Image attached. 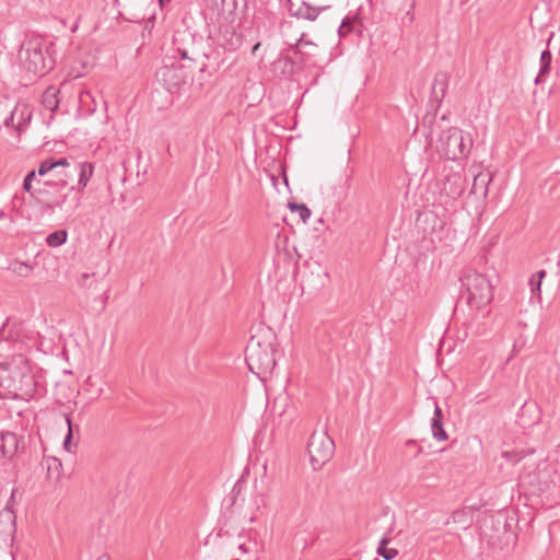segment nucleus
<instances>
[{
	"mask_svg": "<svg viewBox=\"0 0 560 560\" xmlns=\"http://www.w3.org/2000/svg\"><path fill=\"white\" fill-rule=\"evenodd\" d=\"M551 60H552V55H551L550 50L545 49L540 55V60H539L540 69H539L537 77L534 80L535 84L541 83L544 81L545 75L549 73Z\"/></svg>",
	"mask_w": 560,
	"mask_h": 560,
	"instance_id": "obj_24",
	"label": "nucleus"
},
{
	"mask_svg": "<svg viewBox=\"0 0 560 560\" xmlns=\"http://www.w3.org/2000/svg\"><path fill=\"white\" fill-rule=\"evenodd\" d=\"M54 170H55V159H51V158L46 159L43 162H40L38 170H37V174L39 176H45L46 174H48L49 172H51Z\"/></svg>",
	"mask_w": 560,
	"mask_h": 560,
	"instance_id": "obj_34",
	"label": "nucleus"
},
{
	"mask_svg": "<svg viewBox=\"0 0 560 560\" xmlns=\"http://www.w3.org/2000/svg\"><path fill=\"white\" fill-rule=\"evenodd\" d=\"M45 464L47 468V476L50 480L58 481L62 475V464L60 459L56 457H47L45 458Z\"/></svg>",
	"mask_w": 560,
	"mask_h": 560,
	"instance_id": "obj_25",
	"label": "nucleus"
},
{
	"mask_svg": "<svg viewBox=\"0 0 560 560\" xmlns=\"http://www.w3.org/2000/svg\"><path fill=\"white\" fill-rule=\"evenodd\" d=\"M74 172L79 174L78 185L81 189H84L93 175V165L89 162L77 163Z\"/></svg>",
	"mask_w": 560,
	"mask_h": 560,
	"instance_id": "obj_23",
	"label": "nucleus"
},
{
	"mask_svg": "<svg viewBox=\"0 0 560 560\" xmlns=\"http://www.w3.org/2000/svg\"><path fill=\"white\" fill-rule=\"evenodd\" d=\"M24 447L23 436L9 431L0 433V458L12 459Z\"/></svg>",
	"mask_w": 560,
	"mask_h": 560,
	"instance_id": "obj_12",
	"label": "nucleus"
},
{
	"mask_svg": "<svg viewBox=\"0 0 560 560\" xmlns=\"http://www.w3.org/2000/svg\"><path fill=\"white\" fill-rule=\"evenodd\" d=\"M65 420L67 422V425H68V432L63 439V447L67 450V451H71L70 448V444H71V441H72V438H73V428H72V422H71V419L69 417V415H65Z\"/></svg>",
	"mask_w": 560,
	"mask_h": 560,
	"instance_id": "obj_35",
	"label": "nucleus"
},
{
	"mask_svg": "<svg viewBox=\"0 0 560 560\" xmlns=\"http://www.w3.org/2000/svg\"><path fill=\"white\" fill-rule=\"evenodd\" d=\"M357 18H345L338 28V34L340 37L346 36L353 30V24L357 22Z\"/></svg>",
	"mask_w": 560,
	"mask_h": 560,
	"instance_id": "obj_33",
	"label": "nucleus"
},
{
	"mask_svg": "<svg viewBox=\"0 0 560 560\" xmlns=\"http://www.w3.org/2000/svg\"><path fill=\"white\" fill-rule=\"evenodd\" d=\"M9 269L20 277H27L32 271V267L22 261L11 262Z\"/></svg>",
	"mask_w": 560,
	"mask_h": 560,
	"instance_id": "obj_30",
	"label": "nucleus"
},
{
	"mask_svg": "<svg viewBox=\"0 0 560 560\" xmlns=\"http://www.w3.org/2000/svg\"><path fill=\"white\" fill-rule=\"evenodd\" d=\"M259 47H260V43L255 44L253 49H252V52L255 54L258 50Z\"/></svg>",
	"mask_w": 560,
	"mask_h": 560,
	"instance_id": "obj_46",
	"label": "nucleus"
},
{
	"mask_svg": "<svg viewBox=\"0 0 560 560\" xmlns=\"http://www.w3.org/2000/svg\"><path fill=\"white\" fill-rule=\"evenodd\" d=\"M310 463L314 471L320 470L335 453V443L326 431H314L307 443Z\"/></svg>",
	"mask_w": 560,
	"mask_h": 560,
	"instance_id": "obj_9",
	"label": "nucleus"
},
{
	"mask_svg": "<svg viewBox=\"0 0 560 560\" xmlns=\"http://www.w3.org/2000/svg\"><path fill=\"white\" fill-rule=\"evenodd\" d=\"M413 9H415V2H412L410 4V8L408 11H406L405 15L402 16V22H406L408 21L409 24H412L413 21H415V14H413Z\"/></svg>",
	"mask_w": 560,
	"mask_h": 560,
	"instance_id": "obj_36",
	"label": "nucleus"
},
{
	"mask_svg": "<svg viewBox=\"0 0 560 560\" xmlns=\"http://www.w3.org/2000/svg\"><path fill=\"white\" fill-rule=\"evenodd\" d=\"M546 277L545 270H539L535 272L528 281V284L530 287L532 293H536L538 296H540V287H541V280Z\"/></svg>",
	"mask_w": 560,
	"mask_h": 560,
	"instance_id": "obj_27",
	"label": "nucleus"
},
{
	"mask_svg": "<svg viewBox=\"0 0 560 560\" xmlns=\"http://www.w3.org/2000/svg\"><path fill=\"white\" fill-rule=\"evenodd\" d=\"M68 233L66 230H57L46 237V244L49 247H58L63 245L67 242Z\"/></svg>",
	"mask_w": 560,
	"mask_h": 560,
	"instance_id": "obj_26",
	"label": "nucleus"
},
{
	"mask_svg": "<svg viewBox=\"0 0 560 560\" xmlns=\"http://www.w3.org/2000/svg\"><path fill=\"white\" fill-rule=\"evenodd\" d=\"M450 77L446 72H438L434 77L432 89H431V95L429 98V106L431 109L436 112L445 95L446 90L448 88Z\"/></svg>",
	"mask_w": 560,
	"mask_h": 560,
	"instance_id": "obj_13",
	"label": "nucleus"
},
{
	"mask_svg": "<svg viewBox=\"0 0 560 560\" xmlns=\"http://www.w3.org/2000/svg\"><path fill=\"white\" fill-rule=\"evenodd\" d=\"M55 44L42 39L27 42L20 54L22 68L33 77H43L55 66Z\"/></svg>",
	"mask_w": 560,
	"mask_h": 560,
	"instance_id": "obj_5",
	"label": "nucleus"
},
{
	"mask_svg": "<svg viewBox=\"0 0 560 560\" xmlns=\"http://www.w3.org/2000/svg\"><path fill=\"white\" fill-rule=\"evenodd\" d=\"M492 177L490 173L480 172L474 176L470 194L486 197L488 195V186Z\"/></svg>",
	"mask_w": 560,
	"mask_h": 560,
	"instance_id": "obj_21",
	"label": "nucleus"
},
{
	"mask_svg": "<svg viewBox=\"0 0 560 560\" xmlns=\"http://www.w3.org/2000/svg\"><path fill=\"white\" fill-rule=\"evenodd\" d=\"M96 560H110L108 555H102Z\"/></svg>",
	"mask_w": 560,
	"mask_h": 560,
	"instance_id": "obj_45",
	"label": "nucleus"
},
{
	"mask_svg": "<svg viewBox=\"0 0 560 560\" xmlns=\"http://www.w3.org/2000/svg\"><path fill=\"white\" fill-rule=\"evenodd\" d=\"M39 339L38 331L18 318L9 317L0 327V345L5 346L7 350L12 351L13 354L37 348L40 343Z\"/></svg>",
	"mask_w": 560,
	"mask_h": 560,
	"instance_id": "obj_4",
	"label": "nucleus"
},
{
	"mask_svg": "<svg viewBox=\"0 0 560 560\" xmlns=\"http://www.w3.org/2000/svg\"><path fill=\"white\" fill-rule=\"evenodd\" d=\"M288 10L291 16L307 21H315L320 13L319 8L313 7L306 1H302L299 5H295L291 0H288Z\"/></svg>",
	"mask_w": 560,
	"mask_h": 560,
	"instance_id": "obj_16",
	"label": "nucleus"
},
{
	"mask_svg": "<svg viewBox=\"0 0 560 560\" xmlns=\"http://www.w3.org/2000/svg\"><path fill=\"white\" fill-rule=\"evenodd\" d=\"M467 187V177L464 172H451L445 175L442 192L453 200L459 198Z\"/></svg>",
	"mask_w": 560,
	"mask_h": 560,
	"instance_id": "obj_11",
	"label": "nucleus"
},
{
	"mask_svg": "<svg viewBox=\"0 0 560 560\" xmlns=\"http://www.w3.org/2000/svg\"><path fill=\"white\" fill-rule=\"evenodd\" d=\"M5 105H7V103H5V102L0 101V109H1L3 106H5Z\"/></svg>",
	"mask_w": 560,
	"mask_h": 560,
	"instance_id": "obj_47",
	"label": "nucleus"
},
{
	"mask_svg": "<svg viewBox=\"0 0 560 560\" xmlns=\"http://www.w3.org/2000/svg\"><path fill=\"white\" fill-rule=\"evenodd\" d=\"M37 390L35 373L24 353L13 354L0 365V396L28 400Z\"/></svg>",
	"mask_w": 560,
	"mask_h": 560,
	"instance_id": "obj_2",
	"label": "nucleus"
},
{
	"mask_svg": "<svg viewBox=\"0 0 560 560\" xmlns=\"http://www.w3.org/2000/svg\"><path fill=\"white\" fill-rule=\"evenodd\" d=\"M292 26V22L291 21H283L281 22L280 24V32L281 34L285 37L288 35V28H290Z\"/></svg>",
	"mask_w": 560,
	"mask_h": 560,
	"instance_id": "obj_40",
	"label": "nucleus"
},
{
	"mask_svg": "<svg viewBox=\"0 0 560 560\" xmlns=\"http://www.w3.org/2000/svg\"><path fill=\"white\" fill-rule=\"evenodd\" d=\"M432 435L438 441H446L448 435L443 428V421L432 420L431 422Z\"/></svg>",
	"mask_w": 560,
	"mask_h": 560,
	"instance_id": "obj_31",
	"label": "nucleus"
},
{
	"mask_svg": "<svg viewBox=\"0 0 560 560\" xmlns=\"http://www.w3.org/2000/svg\"><path fill=\"white\" fill-rule=\"evenodd\" d=\"M1 101H2V102H5V103H7V105H5V106H3V107L0 109V116H2V115L7 112V109H8V107H9V100H8V98L1 100Z\"/></svg>",
	"mask_w": 560,
	"mask_h": 560,
	"instance_id": "obj_43",
	"label": "nucleus"
},
{
	"mask_svg": "<svg viewBox=\"0 0 560 560\" xmlns=\"http://www.w3.org/2000/svg\"><path fill=\"white\" fill-rule=\"evenodd\" d=\"M433 401H434V413H433L432 420L443 421L444 417H443L442 409L439 406L438 400L435 398H433Z\"/></svg>",
	"mask_w": 560,
	"mask_h": 560,
	"instance_id": "obj_37",
	"label": "nucleus"
},
{
	"mask_svg": "<svg viewBox=\"0 0 560 560\" xmlns=\"http://www.w3.org/2000/svg\"><path fill=\"white\" fill-rule=\"evenodd\" d=\"M460 296L471 308L478 311L492 301V285L485 275L468 270L460 277Z\"/></svg>",
	"mask_w": 560,
	"mask_h": 560,
	"instance_id": "obj_6",
	"label": "nucleus"
},
{
	"mask_svg": "<svg viewBox=\"0 0 560 560\" xmlns=\"http://www.w3.org/2000/svg\"><path fill=\"white\" fill-rule=\"evenodd\" d=\"M276 335L270 328L260 327L253 335L245 348V361L250 372L265 377L271 374L276 368Z\"/></svg>",
	"mask_w": 560,
	"mask_h": 560,
	"instance_id": "obj_3",
	"label": "nucleus"
},
{
	"mask_svg": "<svg viewBox=\"0 0 560 560\" xmlns=\"http://www.w3.org/2000/svg\"><path fill=\"white\" fill-rule=\"evenodd\" d=\"M95 276V273H83L79 280V284L80 287L82 288H86V287H90L91 283H89V280L91 278H93Z\"/></svg>",
	"mask_w": 560,
	"mask_h": 560,
	"instance_id": "obj_38",
	"label": "nucleus"
},
{
	"mask_svg": "<svg viewBox=\"0 0 560 560\" xmlns=\"http://www.w3.org/2000/svg\"><path fill=\"white\" fill-rule=\"evenodd\" d=\"M36 173H37V171H34V170L28 172L27 175L24 177V180H28L30 183H33V180L36 177Z\"/></svg>",
	"mask_w": 560,
	"mask_h": 560,
	"instance_id": "obj_42",
	"label": "nucleus"
},
{
	"mask_svg": "<svg viewBox=\"0 0 560 560\" xmlns=\"http://www.w3.org/2000/svg\"><path fill=\"white\" fill-rule=\"evenodd\" d=\"M16 534V515L7 505V508L0 512V535L4 542H13Z\"/></svg>",
	"mask_w": 560,
	"mask_h": 560,
	"instance_id": "obj_14",
	"label": "nucleus"
},
{
	"mask_svg": "<svg viewBox=\"0 0 560 560\" xmlns=\"http://www.w3.org/2000/svg\"><path fill=\"white\" fill-rule=\"evenodd\" d=\"M305 36L306 34L302 33L294 44H290V50L295 56H300L299 62L303 63H305L310 57L315 56L317 49V45L312 40L305 39Z\"/></svg>",
	"mask_w": 560,
	"mask_h": 560,
	"instance_id": "obj_15",
	"label": "nucleus"
},
{
	"mask_svg": "<svg viewBox=\"0 0 560 560\" xmlns=\"http://www.w3.org/2000/svg\"><path fill=\"white\" fill-rule=\"evenodd\" d=\"M79 203H80V198H77V202L74 205V208L79 207Z\"/></svg>",
	"mask_w": 560,
	"mask_h": 560,
	"instance_id": "obj_48",
	"label": "nucleus"
},
{
	"mask_svg": "<svg viewBox=\"0 0 560 560\" xmlns=\"http://www.w3.org/2000/svg\"><path fill=\"white\" fill-rule=\"evenodd\" d=\"M172 49L174 55L158 69L155 78L168 92L175 93L186 84L200 54L187 31L174 34Z\"/></svg>",
	"mask_w": 560,
	"mask_h": 560,
	"instance_id": "obj_1",
	"label": "nucleus"
},
{
	"mask_svg": "<svg viewBox=\"0 0 560 560\" xmlns=\"http://www.w3.org/2000/svg\"><path fill=\"white\" fill-rule=\"evenodd\" d=\"M472 522V515L470 510L464 508L455 510L451 516L445 522L446 525L448 524H458L462 529H467Z\"/></svg>",
	"mask_w": 560,
	"mask_h": 560,
	"instance_id": "obj_22",
	"label": "nucleus"
},
{
	"mask_svg": "<svg viewBox=\"0 0 560 560\" xmlns=\"http://www.w3.org/2000/svg\"><path fill=\"white\" fill-rule=\"evenodd\" d=\"M439 150L445 159L451 161L466 159L472 148V138L462 129L451 127L443 131L439 140Z\"/></svg>",
	"mask_w": 560,
	"mask_h": 560,
	"instance_id": "obj_8",
	"label": "nucleus"
},
{
	"mask_svg": "<svg viewBox=\"0 0 560 560\" xmlns=\"http://www.w3.org/2000/svg\"><path fill=\"white\" fill-rule=\"evenodd\" d=\"M3 215H4L3 211H0V218L3 217Z\"/></svg>",
	"mask_w": 560,
	"mask_h": 560,
	"instance_id": "obj_49",
	"label": "nucleus"
},
{
	"mask_svg": "<svg viewBox=\"0 0 560 560\" xmlns=\"http://www.w3.org/2000/svg\"><path fill=\"white\" fill-rule=\"evenodd\" d=\"M387 542L388 541L385 538L381 540L380 546L377 548V553L382 556L385 560H393L398 555V551L395 548H388L386 546Z\"/></svg>",
	"mask_w": 560,
	"mask_h": 560,
	"instance_id": "obj_29",
	"label": "nucleus"
},
{
	"mask_svg": "<svg viewBox=\"0 0 560 560\" xmlns=\"http://www.w3.org/2000/svg\"><path fill=\"white\" fill-rule=\"evenodd\" d=\"M292 212H298L301 220L305 223L311 217V210L304 203H289Z\"/></svg>",
	"mask_w": 560,
	"mask_h": 560,
	"instance_id": "obj_32",
	"label": "nucleus"
},
{
	"mask_svg": "<svg viewBox=\"0 0 560 560\" xmlns=\"http://www.w3.org/2000/svg\"><path fill=\"white\" fill-rule=\"evenodd\" d=\"M23 189L31 195V197L36 199L35 189L32 187V183L28 180H23Z\"/></svg>",
	"mask_w": 560,
	"mask_h": 560,
	"instance_id": "obj_39",
	"label": "nucleus"
},
{
	"mask_svg": "<svg viewBox=\"0 0 560 560\" xmlns=\"http://www.w3.org/2000/svg\"><path fill=\"white\" fill-rule=\"evenodd\" d=\"M32 119V109L26 103H18L3 118L5 127L22 131Z\"/></svg>",
	"mask_w": 560,
	"mask_h": 560,
	"instance_id": "obj_10",
	"label": "nucleus"
},
{
	"mask_svg": "<svg viewBox=\"0 0 560 560\" xmlns=\"http://www.w3.org/2000/svg\"><path fill=\"white\" fill-rule=\"evenodd\" d=\"M271 66L276 73L287 78L292 77L296 71V61L283 54H280Z\"/></svg>",
	"mask_w": 560,
	"mask_h": 560,
	"instance_id": "obj_19",
	"label": "nucleus"
},
{
	"mask_svg": "<svg viewBox=\"0 0 560 560\" xmlns=\"http://www.w3.org/2000/svg\"><path fill=\"white\" fill-rule=\"evenodd\" d=\"M40 103L43 107L51 113L50 119L54 118V113L58 109L60 104V90L55 86H48L42 95Z\"/></svg>",
	"mask_w": 560,
	"mask_h": 560,
	"instance_id": "obj_18",
	"label": "nucleus"
},
{
	"mask_svg": "<svg viewBox=\"0 0 560 560\" xmlns=\"http://www.w3.org/2000/svg\"><path fill=\"white\" fill-rule=\"evenodd\" d=\"M205 4L218 16L231 14L236 8L235 0H205Z\"/></svg>",
	"mask_w": 560,
	"mask_h": 560,
	"instance_id": "obj_20",
	"label": "nucleus"
},
{
	"mask_svg": "<svg viewBox=\"0 0 560 560\" xmlns=\"http://www.w3.org/2000/svg\"><path fill=\"white\" fill-rule=\"evenodd\" d=\"M534 453L533 450H530L528 452V454H532ZM527 455V453L524 451V450H515V451H505L502 453V456L511 464L515 465L517 464L518 462H521L525 456Z\"/></svg>",
	"mask_w": 560,
	"mask_h": 560,
	"instance_id": "obj_28",
	"label": "nucleus"
},
{
	"mask_svg": "<svg viewBox=\"0 0 560 560\" xmlns=\"http://www.w3.org/2000/svg\"><path fill=\"white\" fill-rule=\"evenodd\" d=\"M37 184L39 187L35 189L36 202L43 210L49 212L61 208L74 190V186H70L68 179L63 177L57 180H37Z\"/></svg>",
	"mask_w": 560,
	"mask_h": 560,
	"instance_id": "obj_7",
	"label": "nucleus"
},
{
	"mask_svg": "<svg viewBox=\"0 0 560 560\" xmlns=\"http://www.w3.org/2000/svg\"><path fill=\"white\" fill-rule=\"evenodd\" d=\"M243 42L242 34L237 33L232 26H224L220 31L219 43L229 51L236 50Z\"/></svg>",
	"mask_w": 560,
	"mask_h": 560,
	"instance_id": "obj_17",
	"label": "nucleus"
},
{
	"mask_svg": "<svg viewBox=\"0 0 560 560\" xmlns=\"http://www.w3.org/2000/svg\"><path fill=\"white\" fill-rule=\"evenodd\" d=\"M60 166H62V167L69 166V162L66 158L55 160V168L60 167Z\"/></svg>",
	"mask_w": 560,
	"mask_h": 560,
	"instance_id": "obj_41",
	"label": "nucleus"
},
{
	"mask_svg": "<svg viewBox=\"0 0 560 560\" xmlns=\"http://www.w3.org/2000/svg\"><path fill=\"white\" fill-rule=\"evenodd\" d=\"M238 549L243 552V553H247L249 551L248 547L246 546V544H240L238 545Z\"/></svg>",
	"mask_w": 560,
	"mask_h": 560,
	"instance_id": "obj_44",
	"label": "nucleus"
}]
</instances>
